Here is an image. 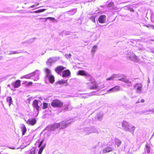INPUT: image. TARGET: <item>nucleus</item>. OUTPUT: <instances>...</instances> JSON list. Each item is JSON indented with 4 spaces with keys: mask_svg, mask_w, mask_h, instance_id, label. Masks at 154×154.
Here are the masks:
<instances>
[{
    "mask_svg": "<svg viewBox=\"0 0 154 154\" xmlns=\"http://www.w3.org/2000/svg\"><path fill=\"white\" fill-rule=\"evenodd\" d=\"M63 105V103L58 99L53 100L51 103V106L54 107H60L62 106Z\"/></svg>",
    "mask_w": 154,
    "mask_h": 154,
    "instance_id": "obj_1",
    "label": "nucleus"
},
{
    "mask_svg": "<svg viewBox=\"0 0 154 154\" xmlns=\"http://www.w3.org/2000/svg\"><path fill=\"white\" fill-rule=\"evenodd\" d=\"M38 101L37 100H35L32 103V105L34 109H36L38 112V114L39 112L40 106L38 105Z\"/></svg>",
    "mask_w": 154,
    "mask_h": 154,
    "instance_id": "obj_2",
    "label": "nucleus"
},
{
    "mask_svg": "<svg viewBox=\"0 0 154 154\" xmlns=\"http://www.w3.org/2000/svg\"><path fill=\"white\" fill-rule=\"evenodd\" d=\"M88 88L90 89H95L97 88V84L95 81H93L89 83Z\"/></svg>",
    "mask_w": 154,
    "mask_h": 154,
    "instance_id": "obj_3",
    "label": "nucleus"
},
{
    "mask_svg": "<svg viewBox=\"0 0 154 154\" xmlns=\"http://www.w3.org/2000/svg\"><path fill=\"white\" fill-rule=\"evenodd\" d=\"M11 85L14 88H19L21 85V81L20 80H17L12 83Z\"/></svg>",
    "mask_w": 154,
    "mask_h": 154,
    "instance_id": "obj_4",
    "label": "nucleus"
},
{
    "mask_svg": "<svg viewBox=\"0 0 154 154\" xmlns=\"http://www.w3.org/2000/svg\"><path fill=\"white\" fill-rule=\"evenodd\" d=\"M26 123L29 125H34L36 123V120L34 118L29 119L26 122Z\"/></svg>",
    "mask_w": 154,
    "mask_h": 154,
    "instance_id": "obj_5",
    "label": "nucleus"
},
{
    "mask_svg": "<svg viewBox=\"0 0 154 154\" xmlns=\"http://www.w3.org/2000/svg\"><path fill=\"white\" fill-rule=\"evenodd\" d=\"M134 87L135 88H136L137 92H140L142 87V85L141 83H137L134 85Z\"/></svg>",
    "mask_w": 154,
    "mask_h": 154,
    "instance_id": "obj_6",
    "label": "nucleus"
},
{
    "mask_svg": "<svg viewBox=\"0 0 154 154\" xmlns=\"http://www.w3.org/2000/svg\"><path fill=\"white\" fill-rule=\"evenodd\" d=\"M106 16L105 15L100 16L98 19V22L101 23H103L105 22Z\"/></svg>",
    "mask_w": 154,
    "mask_h": 154,
    "instance_id": "obj_7",
    "label": "nucleus"
},
{
    "mask_svg": "<svg viewBox=\"0 0 154 154\" xmlns=\"http://www.w3.org/2000/svg\"><path fill=\"white\" fill-rule=\"evenodd\" d=\"M65 68L61 66H57L55 69V71L59 74H60L62 71Z\"/></svg>",
    "mask_w": 154,
    "mask_h": 154,
    "instance_id": "obj_8",
    "label": "nucleus"
},
{
    "mask_svg": "<svg viewBox=\"0 0 154 154\" xmlns=\"http://www.w3.org/2000/svg\"><path fill=\"white\" fill-rule=\"evenodd\" d=\"M119 80L122 81L126 83L129 86L131 85V82L126 78H123L119 79Z\"/></svg>",
    "mask_w": 154,
    "mask_h": 154,
    "instance_id": "obj_9",
    "label": "nucleus"
},
{
    "mask_svg": "<svg viewBox=\"0 0 154 154\" xmlns=\"http://www.w3.org/2000/svg\"><path fill=\"white\" fill-rule=\"evenodd\" d=\"M120 90V87L119 86H116L113 88L108 90L107 92L109 93L110 91H112V92H115L119 91Z\"/></svg>",
    "mask_w": 154,
    "mask_h": 154,
    "instance_id": "obj_10",
    "label": "nucleus"
},
{
    "mask_svg": "<svg viewBox=\"0 0 154 154\" xmlns=\"http://www.w3.org/2000/svg\"><path fill=\"white\" fill-rule=\"evenodd\" d=\"M60 126V125L59 123H55L51 126V130L59 128Z\"/></svg>",
    "mask_w": 154,
    "mask_h": 154,
    "instance_id": "obj_11",
    "label": "nucleus"
},
{
    "mask_svg": "<svg viewBox=\"0 0 154 154\" xmlns=\"http://www.w3.org/2000/svg\"><path fill=\"white\" fill-rule=\"evenodd\" d=\"M20 128L22 132V135H23L26 132V128L24 124H22V126L20 127Z\"/></svg>",
    "mask_w": 154,
    "mask_h": 154,
    "instance_id": "obj_12",
    "label": "nucleus"
},
{
    "mask_svg": "<svg viewBox=\"0 0 154 154\" xmlns=\"http://www.w3.org/2000/svg\"><path fill=\"white\" fill-rule=\"evenodd\" d=\"M122 127L125 128V130L128 131L129 130L128 128V123L127 122L125 121H123L122 123Z\"/></svg>",
    "mask_w": 154,
    "mask_h": 154,
    "instance_id": "obj_13",
    "label": "nucleus"
},
{
    "mask_svg": "<svg viewBox=\"0 0 154 154\" xmlns=\"http://www.w3.org/2000/svg\"><path fill=\"white\" fill-rule=\"evenodd\" d=\"M46 77L48 78L49 81L50 83H53L54 82V77L53 75H51Z\"/></svg>",
    "mask_w": 154,
    "mask_h": 154,
    "instance_id": "obj_14",
    "label": "nucleus"
},
{
    "mask_svg": "<svg viewBox=\"0 0 154 154\" xmlns=\"http://www.w3.org/2000/svg\"><path fill=\"white\" fill-rule=\"evenodd\" d=\"M112 151V148L109 147H108L104 149L103 152L104 153L109 152Z\"/></svg>",
    "mask_w": 154,
    "mask_h": 154,
    "instance_id": "obj_15",
    "label": "nucleus"
},
{
    "mask_svg": "<svg viewBox=\"0 0 154 154\" xmlns=\"http://www.w3.org/2000/svg\"><path fill=\"white\" fill-rule=\"evenodd\" d=\"M6 101L9 104V105L10 106L12 103V99L11 97H8L6 98Z\"/></svg>",
    "mask_w": 154,
    "mask_h": 154,
    "instance_id": "obj_16",
    "label": "nucleus"
},
{
    "mask_svg": "<svg viewBox=\"0 0 154 154\" xmlns=\"http://www.w3.org/2000/svg\"><path fill=\"white\" fill-rule=\"evenodd\" d=\"M88 74H86L84 70H79L78 73V75L83 76H87Z\"/></svg>",
    "mask_w": 154,
    "mask_h": 154,
    "instance_id": "obj_17",
    "label": "nucleus"
},
{
    "mask_svg": "<svg viewBox=\"0 0 154 154\" xmlns=\"http://www.w3.org/2000/svg\"><path fill=\"white\" fill-rule=\"evenodd\" d=\"M45 145H42V146H41V147H40V148L38 152V154H41L42 153L43 149L45 147Z\"/></svg>",
    "mask_w": 154,
    "mask_h": 154,
    "instance_id": "obj_18",
    "label": "nucleus"
},
{
    "mask_svg": "<svg viewBox=\"0 0 154 154\" xmlns=\"http://www.w3.org/2000/svg\"><path fill=\"white\" fill-rule=\"evenodd\" d=\"M62 76L63 77L67 76V70H65L63 72Z\"/></svg>",
    "mask_w": 154,
    "mask_h": 154,
    "instance_id": "obj_19",
    "label": "nucleus"
},
{
    "mask_svg": "<svg viewBox=\"0 0 154 154\" xmlns=\"http://www.w3.org/2000/svg\"><path fill=\"white\" fill-rule=\"evenodd\" d=\"M45 71L46 73V77L51 75V71L49 69L46 68L45 69Z\"/></svg>",
    "mask_w": 154,
    "mask_h": 154,
    "instance_id": "obj_20",
    "label": "nucleus"
},
{
    "mask_svg": "<svg viewBox=\"0 0 154 154\" xmlns=\"http://www.w3.org/2000/svg\"><path fill=\"white\" fill-rule=\"evenodd\" d=\"M97 48V46L96 45H94L93 46L92 48L91 52L92 53H94L96 51V49Z\"/></svg>",
    "mask_w": 154,
    "mask_h": 154,
    "instance_id": "obj_21",
    "label": "nucleus"
},
{
    "mask_svg": "<svg viewBox=\"0 0 154 154\" xmlns=\"http://www.w3.org/2000/svg\"><path fill=\"white\" fill-rule=\"evenodd\" d=\"M48 107V103L45 102L43 103V106L42 107V109H45L47 108Z\"/></svg>",
    "mask_w": 154,
    "mask_h": 154,
    "instance_id": "obj_22",
    "label": "nucleus"
},
{
    "mask_svg": "<svg viewBox=\"0 0 154 154\" xmlns=\"http://www.w3.org/2000/svg\"><path fill=\"white\" fill-rule=\"evenodd\" d=\"M66 81H65L63 80L59 81L57 82V83L58 84H62L66 83Z\"/></svg>",
    "mask_w": 154,
    "mask_h": 154,
    "instance_id": "obj_23",
    "label": "nucleus"
},
{
    "mask_svg": "<svg viewBox=\"0 0 154 154\" xmlns=\"http://www.w3.org/2000/svg\"><path fill=\"white\" fill-rule=\"evenodd\" d=\"M46 10V9H39L37 10H36L35 11V13H40L42 12H43L45 11Z\"/></svg>",
    "mask_w": 154,
    "mask_h": 154,
    "instance_id": "obj_24",
    "label": "nucleus"
},
{
    "mask_svg": "<svg viewBox=\"0 0 154 154\" xmlns=\"http://www.w3.org/2000/svg\"><path fill=\"white\" fill-rule=\"evenodd\" d=\"M21 53V51H12L10 53V54H19Z\"/></svg>",
    "mask_w": 154,
    "mask_h": 154,
    "instance_id": "obj_25",
    "label": "nucleus"
},
{
    "mask_svg": "<svg viewBox=\"0 0 154 154\" xmlns=\"http://www.w3.org/2000/svg\"><path fill=\"white\" fill-rule=\"evenodd\" d=\"M114 78V76H111L110 77H109L107 78L106 79L107 81L110 80H112Z\"/></svg>",
    "mask_w": 154,
    "mask_h": 154,
    "instance_id": "obj_26",
    "label": "nucleus"
},
{
    "mask_svg": "<svg viewBox=\"0 0 154 154\" xmlns=\"http://www.w3.org/2000/svg\"><path fill=\"white\" fill-rule=\"evenodd\" d=\"M52 58H49L48 59L47 61V63H51L52 62Z\"/></svg>",
    "mask_w": 154,
    "mask_h": 154,
    "instance_id": "obj_27",
    "label": "nucleus"
},
{
    "mask_svg": "<svg viewBox=\"0 0 154 154\" xmlns=\"http://www.w3.org/2000/svg\"><path fill=\"white\" fill-rule=\"evenodd\" d=\"M114 5V3L113 2H111L109 3L108 4V6L109 7H111Z\"/></svg>",
    "mask_w": 154,
    "mask_h": 154,
    "instance_id": "obj_28",
    "label": "nucleus"
},
{
    "mask_svg": "<svg viewBox=\"0 0 154 154\" xmlns=\"http://www.w3.org/2000/svg\"><path fill=\"white\" fill-rule=\"evenodd\" d=\"M91 19H92L93 20V21L95 22V17L94 16H92L91 17Z\"/></svg>",
    "mask_w": 154,
    "mask_h": 154,
    "instance_id": "obj_29",
    "label": "nucleus"
},
{
    "mask_svg": "<svg viewBox=\"0 0 154 154\" xmlns=\"http://www.w3.org/2000/svg\"><path fill=\"white\" fill-rule=\"evenodd\" d=\"M23 77L25 79H30L31 78V77L29 76L28 75H27L23 76Z\"/></svg>",
    "mask_w": 154,
    "mask_h": 154,
    "instance_id": "obj_30",
    "label": "nucleus"
},
{
    "mask_svg": "<svg viewBox=\"0 0 154 154\" xmlns=\"http://www.w3.org/2000/svg\"><path fill=\"white\" fill-rule=\"evenodd\" d=\"M44 141V140H41L39 144L38 145V147H40L41 146L43 142Z\"/></svg>",
    "mask_w": 154,
    "mask_h": 154,
    "instance_id": "obj_31",
    "label": "nucleus"
},
{
    "mask_svg": "<svg viewBox=\"0 0 154 154\" xmlns=\"http://www.w3.org/2000/svg\"><path fill=\"white\" fill-rule=\"evenodd\" d=\"M46 19H49L51 20H55V18L52 17H49L46 18Z\"/></svg>",
    "mask_w": 154,
    "mask_h": 154,
    "instance_id": "obj_32",
    "label": "nucleus"
},
{
    "mask_svg": "<svg viewBox=\"0 0 154 154\" xmlns=\"http://www.w3.org/2000/svg\"><path fill=\"white\" fill-rule=\"evenodd\" d=\"M32 82H28L26 85L27 86H31L32 85Z\"/></svg>",
    "mask_w": 154,
    "mask_h": 154,
    "instance_id": "obj_33",
    "label": "nucleus"
},
{
    "mask_svg": "<svg viewBox=\"0 0 154 154\" xmlns=\"http://www.w3.org/2000/svg\"><path fill=\"white\" fill-rule=\"evenodd\" d=\"M29 154H35V151L34 150L30 151Z\"/></svg>",
    "mask_w": 154,
    "mask_h": 154,
    "instance_id": "obj_34",
    "label": "nucleus"
},
{
    "mask_svg": "<svg viewBox=\"0 0 154 154\" xmlns=\"http://www.w3.org/2000/svg\"><path fill=\"white\" fill-rule=\"evenodd\" d=\"M146 147L147 149H148L149 148H150L149 146L148 145H146Z\"/></svg>",
    "mask_w": 154,
    "mask_h": 154,
    "instance_id": "obj_35",
    "label": "nucleus"
},
{
    "mask_svg": "<svg viewBox=\"0 0 154 154\" xmlns=\"http://www.w3.org/2000/svg\"><path fill=\"white\" fill-rule=\"evenodd\" d=\"M147 152L148 153H149L150 152V148H149L148 149H147Z\"/></svg>",
    "mask_w": 154,
    "mask_h": 154,
    "instance_id": "obj_36",
    "label": "nucleus"
},
{
    "mask_svg": "<svg viewBox=\"0 0 154 154\" xmlns=\"http://www.w3.org/2000/svg\"><path fill=\"white\" fill-rule=\"evenodd\" d=\"M70 74V72L69 70L68 69V76H69Z\"/></svg>",
    "mask_w": 154,
    "mask_h": 154,
    "instance_id": "obj_37",
    "label": "nucleus"
},
{
    "mask_svg": "<svg viewBox=\"0 0 154 154\" xmlns=\"http://www.w3.org/2000/svg\"><path fill=\"white\" fill-rule=\"evenodd\" d=\"M145 102V100L143 99H142L140 101V102L142 103H143Z\"/></svg>",
    "mask_w": 154,
    "mask_h": 154,
    "instance_id": "obj_38",
    "label": "nucleus"
},
{
    "mask_svg": "<svg viewBox=\"0 0 154 154\" xmlns=\"http://www.w3.org/2000/svg\"><path fill=\"white\" fill-rule=\"evenodd\" d=\"M150 26L152 27V29H154V26H153V25H151V26Z\"/></svg>",
    "mask_w": 154,
    "mask_h": 154,
    "instance_id": "obj_39",
    "label": "nucleus"
},
{
    "mask_svg": "<svg viewBox=\"0 0 154 154\" xmlns=\"http://www.w3.org/2000/svg\"><path fill=\"white\" fill-rule=\"evenodd\" d=\"M35 7V5H33L30 7L31 8H33Z\"/></svg>",
    "mask_w": 154,
    "mask_h": 154,
    "instance_id": "obj_40",
    "label": "nucleus"
},
{
    "mask_svg": "<svg viewBox=\"0 0 154 154\" xmlns=\"http://www.w3.org/2000/svg\"><path fill=\"white\" fill-rule=\"evenodd\" d=\"M71 54H69V58H70V57L71 56Z\"/></svg>",
    "mask_w": 154,
    "mask_h": 154,
    "instance_id": "obj_41",
    "label": "nucleus"
},
{
    "mask_svg": "<svg viewBox=\"0 0 154 154\" xmlns=\"http://www.w3.org/2000/svg\"><path fill=\"white\" fill-rule=\"evenodd\" d=\"M145 26L146 27H149V26L147 25H145Z\"/></svg>",
    "mask_w": 154,
    "mask_h": 154,
    "instance_id": "obj_42",
    "label": "nucleus"
},
{
    "mask_svg": "<svg viewBox=\"0 0 154 154\" xmlns=\"http://www.w3.org/2000/svg\"><path fill=\"white\" fill-rule=\"evenodd\" d=\"M133 128H134L133 129V131H134V129L135 127H133Z\"/></svg>",
    "mask_w": 154,
    "mask_h": 154,
    "instance_id": "obj_43",
    "label": "nucleus"
},
{
    "mask_svg": "<svg viewBox=\"0 0 154 154\" xmlns=\"http://www.w3.org/2000/svg\"><path fill=\"white\" fill-rule=\"evenodd\" d=\"M140 103V101H138L136 103Z\"/></svg>",
    "mask_w": 154,
    "mask_h": 154,
    "instance_id": "obj_44",
    "label": "nucleus"
},
{
    "mask_svg": "<svg viewBox=\"0 0 154 154\" xmlns=\"http://www.w3.org/2000/svg\"><path fill=\"white\" fill-rule=\"evenodd\" d=\"M151 41H154V39H152L151 40Z\"/></svg>",
    "mask_w": 154,
    "mask_h": 154,
    "instance_id": "obj_45",
    "label": "nucleus"
},
{
    "mask_svg": "<svg viewBox=\"0 0 154 154\" xmlns=\"http://www.w3.org/2000/svg\"><path fill=\"white\" fill-rule=\"evenodd\" d=\"M39 3H38L37 4V5H39Z\"/></svg>",
    "mask_w": 154,
    "mask_h": 154,
    "instance_id": "obj_46",
    "label": "nucleus"
},
{
    "mask_svg": "<svg viewBox=\"0 0 154 154\" xmlns=\"http://www.w3.org/2000/svg\"><path fill=\"white\" fill-rule=\"evenodd\" d=\"M131 11H134V10L133 9H132Z\"/></svg>",
    "mask_w": 154,
    "mask_h": 154,
    "instance_id": "obj_47",
    "label": "nucleus"
},
{
    "mask_svg": "<svg viewBox=\"0 0 154 154\" xmlns=\"http://www.w3.org/2000/svg\"><path fill=\"white\" fill-rule=\"evenodd\" d=\"M1 59V57H0V60Z\"/></svg>",
    "mask_w": 154,
    "mask_h": 154,
    "instance_id": "obj_48",
    "label": "nucleus"
}]
</instances>
